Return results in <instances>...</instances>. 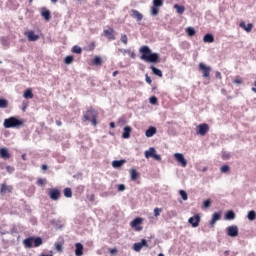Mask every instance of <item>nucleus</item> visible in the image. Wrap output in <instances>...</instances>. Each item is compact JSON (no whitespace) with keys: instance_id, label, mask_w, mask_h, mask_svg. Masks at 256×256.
Instances as JSON below:
<instances>
[{"instance_id":"nucleus-1","label":"nucleus","mask_w":256,"mask_h":256,"mask_svg":"<svg viewBox=\"0 0 256 256\" xmlns=\"http://www.w3.org/2000/svg\"><path fill=\"white\" fill-rule=\"evenodd\" d=\"M139 51L141 53L140 59L142 61H147L148 63H161L159 54L153 53L149 46H142Z\"/></svg>"},{"instance_id":"nucleus-2","label":"nucleus","mask_w":256,"mask_h":256,"mask_svg":"<svg viewBox=\"0 0 256 256\" xmlns=\"http://www.w3.org/2000/svg\"><path fill=\"white\" fill-rule=\"evenodd\" d=\"M98 113L94 110L93 106H89L83 113L82 121H90L93 127H97Z\"/></svg>"},{"instance_id":"nucleus-3","label":"nucleus","mask_w":256,"mask_h":256,"mask_svg":"<svg viewBox=\"0 0 256 256\" xmlns=\"http://www.w3.org/2000/svg\"><path fill=\"white\" fill-rule=\"evenodd\" d=\"M5 129H12L15 127H23V120H19L16 117H10L4 120Z\"/></svg>"},{"instance_id":"nucleus-4","label":"nucleus","mask_w":256,"mask_h":256,"mask_svg":"<svg viewBox=\"0 0 256 256\" xmlns=\"http://www.w3.org/2000/svg\"><path fill=\"white\" fill-rule=\"evenodd\" d=\"M198 69H199V71H201V73L205 79H208V77H211V70H212L211 66H207V65H205V63L200 62L198 65Z\"/></svg>"},{"instance_id":"nucleus-5","label":"nucleus","mask_w":256,"mask_h":256,"mask_svg":"<svg viewBox=\"0 0 256 256\" xmlns=\"http://www.w3.org/2000/svg\"><path fill=\"white\" fill-rule=\"evenodd\" d=\"M145 157L146 159H149V157H153L155 161H161V155L157 154V150H155V148L153 147L145 151Z\"/></svg>"},{"instance_id":"nucleus-6","label":"nucleus","mask_w":256,"mask_h":256,"mask_svg":"<svg viewBox=\"0 0 256 256\" xmlns=\"http://www.w3.org/2000/svg\"><path fill=\"white\" fill-rule=\"evenodd\" d=\"M48 196L52 201H59V199L61 198V190L57 188H52L49 190Z\"/></svg>"},{"instance_id":"nucleus-7","label":"nucleus","mask_w":256,"mask_h":256,"mask_svg":"<svg viewBox=\"0 0 256 256\" xmlns=\"http://www.w3.org/2000/svg\"><path fill=\"white\" fill-rule=\"evenodd\" d=\"M143 223V218H135L131 223H130V227H132V229H135V231H143V226H140Z\"/></svg>"},{"instance_id":"nucleus-8","label":"nucleus","mask_w":256,"mask_h":256,"mask_svg":"<svg viewBox=\"0 0 256 256\" xmlns=\"http://www.w3.org/2000/svg\"><path fill=\"white\" fill-rule=\"evenodd\" d=\"M209 133V124L203 123L199 124L197 127V135H201L202 137H205Z\"/></svg>"},{"instance_id":"nucleus-9","label":"nucleus","mask_w":256,"mask_h":256,"mask_svg":"<svg viewBox=\"0 0 256 256\" xmlns=\"http://www.w3.org/2000/svg\"><path fill=\"white\" fill-rule=\"evenodd\" d=\"M188 223L192 225V227L196 228L199 226V223H201V215L195 214L194 216L190 217L188 219Z\"/></svg>"},{"instance_id":"nucleus-10","label":"nucleus","mask_w":256,"mask_h":256,"mask_svg":"<svg viewBox=\"0 0 256 256\" xmlns=\"http://www.w3.org/2000/svg\"><path fill=\"white\" fill-rule=\"evenodd\" d=\"M227 235L228 237H238L239 236V227L236 225L227 227Z\"/></svg>"},{"instance_id":"nucleus-11","label":"nucleus","mask_w":256,"mask_h":256,"mask_svg":"<svg viewBox=\"0 0 256 256\" xmlns=\"http://www.w3.org/2000/svg\"><path fill=\"white\" fill-rule=\"evenodd\" d=\"M143 247H149V245L147 244V240H145V239H142L141 242L133 244V249L137 253H139V251H141V249H143Z\"/></svg>"},{"instance_id":"nucleus-12","label":"nucleus","mask_w":256,"mask_h":256,"mask_svg":"<svg viewBox=\"0 0 256 256\" xmlns=\"http://www.w3.org/2000/svg\"><path fill=\"white\" fill-rule=\"evenodd\" d=\"M174 158L176 159L177 163H179L183 167H187V160L185 159V156H183L182 153H175Z\"/></svg>"},{"instance_id":"nucleus-13","label":"nucleus","mask_w":256,"mask_h":256,"mask_svg":"<svg viewBox=\"0 0 256 256\" xmlns=\"http://www.w3.org/2000/svg\"><path fill=\"white\" fill-rule=\"evenodd\" d=\"M103 35L106 36L109 41H115V30L113 28L104 30Z\"/></svg>"},{"instance_id":"nucleus-14","label":"nucleus","mask_w":256,"mask_h":256,"mask_svg":"<svg viewBox=\"0 0 256 256\" xmlns=\"http://www.w3.org/2000/svg\"><path fill=\"white\" fill-rule=\"evenodd\" d=\"M25 37H27L28 41H38L39 35L35 34V31L30 30L24 33Z\"/></svg>"},{"instance_id":"nucleus-15","label":"nucleus","mask_w":256,"mask_h":256,"mask_svg":"<svg viewBox=\"0 0 256 256\" xmlns=\"http://www.w3.org/2000/svg\"><path fill=\"white\" fill-rule=\"evenodd\" d=\"M0 193L1 195H5V193H13V186L7 185L6 183L1 184Z\"/></svg>"},{"instance_id":"nucleus-16","label":"nucleus","mask_w":256,"mask_h":256,"mask_svg":"<svg viewBox=\"0 0 256 256\" xmlns=\"http://www.w3.org/2000/svg\"><path fill=\"white\" fill-rule=\"evenodd\" d=\"M239 27L241 29H244V31H246V33H251V31H253V23H249L246 26L245 21H242V22H240Z\"/></svg>"},{"instance_id":"nucleus-17","label":"nucleus","mask_w":256,"mask_h":256,"mask_svg":"<svg viewBox=\"0 0 256 256\" xmlns=\"http://www.w3.org/2000/svg\"><path fill=\"white\" fill-rule=\"evenodd\" d=\"M131 17H133V19H136V21H143V14H141V12H139L138 10L132 9L131 10Z\"/></svg>"},{"instance_id":"nucleus-18","label":"nucleus","mask_w":256,"mask_h":256,"mask_svg":"<svg viewBox=\"0 0 256 256\" xmlns=\"http://www.w3.org/2000/svg\"><path fill=\"white\" fill-rule=\"evenodd\" d=\"M34 241H35L34 237H28V238L24 239L23 243L27 249H31V247H33Z\"/></svg>"},{"instance_id":"nucleus-19","label":"nucleus","mask_w":256,"mask_h":256,"mask_svg":"<svg viewBox=\"0 0 256 256\" xmlns=\"http://www.w3.org/2000/svg\"><path fill=\"white\" fill-rule=\"evenodd\" d=\"M41 16L45 21H50L51 20V11L47 10L46 8H43L41 10Z\"/></svg>"},{"instance_id":"nucleus-20","label":"nucleus","mask_w":256,"mask_h":256,"mask_svg":"<svg viewBox=\"0 0 256 256\" xmlns=\"http://www.w3.org/2000/svg\"><path fill=\"white\" fill-rule=\"evenodd\" d=\"M131 131V126L124 127V132L122 134L123 139H129V137H131Z\"/></svg>"},{"instance_id":"nucleus-21","label":"nucleus","mask_w":256,"mask_h":256,"mask_svg":"<svg viewBox=\"0 0 256 256\" xmlns=\"http://www.w3.org/2000/svg\"><path fill=\"white\" fill-rule=\"evenodd\" d=\"M219 219H221V214L220 213H214L212 215V220L210 221V225L211 227L215 226V223H217V221H219Z\"/></svg>"},{"instance_id":"nucleus-22","label":"nucleus","mask_w":256,"mask_h":256,"mask_svg":"<svg viewBox=\"0 0 256 256\" xmlns=\"http://www.w3.org/2000/svg\"><path fill=\"white\" fill-rule=\"evenodd\" d=\"M125 163H126V160H114L112 162V167H114V169H119V167H123Z\"/></svg>"},{"instance_id":"nucleus-23","label":"nucleus","mask_w":256,"mask_h":256,"mask_svg":"<svg viewBox=\"0 0 256 256\" xmlns=\"http://www.w3.org/2000/svg\"><path fill=\"white\" fill-rule=\"evenodd\" d=\"M75 247H76V249H75V255H76V256H81V255H83V244H81V243H76V244H75Z\"/></svg>"},{"instance_id":"nucleus-24","label":"nucleus","mask_w":256,"mask_h":256,"mask_svg":"<svg viewBox=\"0 0 256 256\" xmlns=\"http://www.w3.org/2000/svg\"><path fill=\"white\" fill-rule=\"evenodd\" d=\"M157 133V128L150 126L149 129L146 130L145 135L146 137H153Z\"/></svg>"},{"instance_id":"nucleus-25","label":"nucleus","mask_w":256,"mask_h":256,"mask_svg":"<svg viewBox=\"0 0 256 256\" xmlns=\"http://www.w3.org/2000/svg\"><path fill=\"white\" fill-rule=\"evenodd\" d=\"M204 43H214L215 37H213V34H205L203 37Z\"/></svg>"},{"instance_id":"nucleus-26","label":"nucleus","mask_w":256,"mask_h":256,"mask_svg":"<svg viewBox=\"0 0 256 256\" xmlns=\"http://www.w3.org/2000/svg\"><path fill=\"white\" fill-rule=\"evenodd\" d=\"M0 157L2 159H9L11 157V154H9V151H7L6 148H1L0 149Z\"/></svg>"},{"instance_id":"nucleus-27","label":"nucleus","mask_w":256,"mask_h":256,"mask_svg":"<svg viewBox=\"0 0 256 256\" xmlns=\"http://www.w3.org/2000/svg\"><path fill=\"white\" fill-rule=\"evenodd\" d=\"M24 99H33V90L31 88H28L24 94H23Z\"/></svg>"},{"instance_id":"nucleus-28","label":"nucleus","mask_w":256,"mask_h":256,"mask_svg":"<svg viewBox=\"0 0 256 256\" xmlns=\"http://www.w3.org/2000/svg\"><path fill=\"white\" fill-rule=\"evenodd\" d=\"M151 71L154 75H157V77H163V72L155 66H151Z\"/></svg>"},{"instance_id":"nucleus-29","label":"nucleus","mask_w":256,"mask_h":256,"mask_svg":"<svg viewBox=\"0 0 256 256\" xmlns=\"http://www.w3.org/2000/svg\"><path fill=\"white\" fill-rule=\"evenodd\" d=\"M130 175L132 181H137V179L139 178V172H137V170L135 169L130 170Z\"/></svg>"},{"instance_id":"nucleus-30","label":"nucleus","mask_w":256,"mask_h":256,"mask_svg":"<svg viewBox=\"0 0 256 256\" xmlns=\"http://www.w3.org/2000/svg\"><path fill=\"white\" fill-rule=\"evenodd\" d=\"M36 185H38V187H45V185H47V179L38 178L36 181Z\"/></svg>"},{"instance_id":"nucleus-31","label":"nucleus","mask_w":256,"mask_h":256,"mask_svg":"<svg viewBox=\"0 0 256 256\" xmlns=\"http://www.w3.org/2000/svg\"><path fill=\"white\" fill-rule=\"evenodd\" d=\"M9 107V101L7 99L0 98V109H7Z\"/></svg>"},{"instance_id":"nucleus-32","label":"nucleus","mask_w":256,"mask_h":256,"mask_svg":"<svg viewBox=\"0 0 256 256\" xmlns=\"http://www.w3.org/2000/svg\"><path fill=\"white\" fill-rule=\"evenodd\" d=\"M174 9L177 10V13H179V15H183L185 13L184 6H180L179 4H175Z\"/></svg>"},{"instance_id":"nucleus-33","label":"nucleus","mask_w":256,"mask_h":256,"mask_svg":"<svg viewBox=\"0 0 256 256\" xmlns=\"http://www.w3.org/2000/svg\"><path fill=\"white\" fill-rule=\"evenodd\" d=\"M43 245V239L41 237L34 238V247H41Z\"/></svg>"},{"instance_id":"nucleus-34","label":"nucleus","mask_w":256,"mask_h":256,"mask_svg":"<svg viewBox=\"0 0 256 256\" xmlns=\"http://www.w3.org/2000/svg\"><path fill=\"white\" fill-rule=\"evenodd\" d=\"M92 63L96 66L103 65V60L101 59V57L95 56Z\"/></svg>"},{"instance_id":"nucleus-35","label":"nucleus","mask_w":256,"mask_h":256,"mask_svg":"<svg viewBox=\"0 0 256 256\" xmlns=\"http://www.w3.org/2000/svg\"><path fill=\"white\" fill-rule=\"evenodd\" d=\"M225 217L228 221H233V219H235V212L230 210L226 213Z\"/></svg>"},{"instance_id":"nucleus-36","label":"nucleus","mask_w":256,"mask_h":256,"mask_svg":"<svg viewBox=\"0 0 256 256\" xmlns=\"http://www.w3.org/2000/svg\"><path fill=\"white\" fill-rule=\"evenodd\" d=\"M186 33L189 37H194L195 33H197V32L195 31V28L188 27V28H186Z\"/></svg>"},{"instance_id":"nucleus-37","label":"nucleus","mask_w":256,"mask_h":256,"mask_svg":"<svg viewBox=\"0 0 256 256\" xmlns=\"http://www.w3.org/2000/svg\"><path fill=\"white\" fill-rule=\"evenodd\" d=\"M73 61H75V58L71 55L66 56L64 59L65 65H71V63H73Z\"/></svg>"},{"instance_id":"nucleus-38","label":"nucleus","mask_w":256,"mask_h":256,"mask_svg":"<svg viewBox=\"0 0 256 256\" xmlns=\"http://www.w3.org/2000/svg\"><path fill=\"white\" fill-rule=\"evenodd\" d=\"M247 218L249 219V221H255L256 219V213L255 211L251 210L248 212Z\"/></svg>"},{"instance_id":"nucleus-39","label":"nucleus","mask_w":256,"mask_h":256,"mask_svg":"<svg viewBox=\"0 0 256 256\" xmlns=\"http://www.w3.org/2000/svg\"><path fill=\"white\" fill-rule=\"evenodd\" d=\"M232 83H234L235 85H242L243 83V78H241L240 76H236L233 80Z\"/></svg>"},{"instance_id":"nucleus-40","label":"nucleus","mask_w":256,"mask_h":256,"mask_svg":"<svg viewBox=\"0 0 256 256\" xmlns=\"http://www.w3.org/2000/svg\"><path fill=\"white\" fill-rule=\"evenodd\" d=\"M64 195H65L67 198L73 197V192L71 191V188H65V189H64Z\"/></svg>"},{"instance_id":"nucleus-41","label":"nucleus","mask_w":256,"mask_h":256,"mask_svg":"<svg viewBox=\"0 0 256 256\" xmlns=\"http://www.w3.org/2000/svg\"><path fill=\"white\" fill-rule=\"evenodd\" d=\"M83 52V49H81V47H79V46H74L73 48H72V53H76V54H81Z\"/></svg>"},{"instance_id":"nucleus-42","label":"nucleus","mask_w":256,"mask_h":256,"mask_svg":"<svg viewBox=\"0 0 256 256\" xmlns=\"http://www.w3.org/2000/svg\"><path fill=\"white\" fill-rule=\"evenodd\" d=\"M55 249L58 251V253H63V244L62 243H56L55 244Z\"/></svg>"},{"instance_id":"nucleus-43","label":"nucleus","mask_w":256,"mask_h":256,"mask_svg":"<svg viewBox=\"0 0 256 256\" xmlns=\"http://www.w3.org/2000/svg\"><path fill=\"white\" fill-rule=\"evenodd\" d=\"M154 7H163V0H153Z\"/></svg>"},{"instance_id":"nucleus-44","label":"nucleus","mask_w":256,"mask_h":256,"mask_svg":"<svg viewBox=\"0 0 256 256\" xmlns=\"http://www.w3.org/2000/svg\"><path fill=\"white\" fill-rule=\"evenodd\" d=\"M151 15H159V8L157 6H152L151 7Z\"/></svg>"},{"instance_id":"nucleus-45","label":"nucleus","mask_w":256,"mask_h":256,"mask_svg":"<svg viewBox=\"0 0 256 256\" xmlns=\"http://www.w3.org/2000/svg\"><path fill=\"white\" fill-rule=\"evenodd\" d=\"M230 167L229 165H223L221 168H220V171L221 173H228V171H230Z\"/></svg>"},{"instance_id":"nucleus-46","label":"nucleus","mask_w":256,"mask_h":256,"mask_svg":"<svg viewBox=\"0 0 256 256\" xmlns=\"http://www.w3.org/2000/svg\"><path fill=\"white\" fill-rule=\"evenodd\" d=\"M179 193H180V196L182 197L183 201H187V199H188L187 192H185V190H180Z\"/></svg>"},{"instance_id":"nucleus-47","label":"nucleus","mask_w":256,"mask_h":256,"mask_svg":"<svg viewBox=\"0 0 256 256\" xmlns=\"http://www.w3.org/2000/svg\"><path fill=\"white\" fill-rule=\"evenodd\" d=\"M203 207L205 209H209V207H211V200L210 199H207L203 202Z\"/></svg>"},{"instance_id":"nucleus-48","label":"nucleus","mask_w":256,"mask_h":256,"mask_svg":"<svg viewBox=\"0 0 256 256\" xmlns=\"http://www.w3.org/2000/svg\"><path fill=\"white\" fill-rule=\"evenodd\" d=\"M162 212H163L162 208H155L154 209V216L159 217V215H161Z\"/></svg>"},{"instance_id":"nucleus-49","label":"nucleus","mask_w":256,"mask_h":256,"mask_svg":"<svg viewBox=\"0 0 256 256\" xmlns=\"http://www.w3.org/2000/svg\"><path fill=\"white\" fill-rule=\"evenodd\" d=\"M121 41H122V43H124V45H127L128 38L125 34H121Z\"/></svg>"},{"instance_id":"nucleus-50","label":"nucleus","mask_w":256,"mask_h":256,"mask_svg":"<svg viewBox=\"0 0 256 256\" xmlns=\"http://www.w3.org/2000/svg\"><path fill=\"white\" fill-rule=\"evenodd\" d=\"M149 102L152 105H157V97H155V96L150 97Z\"/></svg>"},{"instance_id":"nucleus-51","label":"nucleus","mask_w":256,"mask_h":256,"mask_svg":"<svg viewBox=\"0 0 256 256\" xmlns=\"http://www.w3.org/2000/svg\"><path fill=\"white\" fill-rule=\"evenodd\" d=\"M108 251L111 255H117L118 253L117 248H109Z\"/></svg>"},{"instance_id":"nucleus-52","label":"nucleus","mask_w":256,"mask_h":256,"mask_svg":"<svg viewBox=\"0 0 256 256\" xmlns=\"http://www.w3.org/2000/svg\"><path fill=\"white\" fill-rule=\"evenodd\" d=\"M145 77H146V83H148V85H151L153 83V80H151V77H149L148 74H146Z\"/></svg>"},{"instance_id":"nucleus-53","label":"nucleus","mask_w":256,"mask_h":256,"mask_svg":"<svg viewBox=\"0 0 256 256\" xmlns=\"http://www.w3.org/2000/svg\"><path fill=\"white\" fill-rule=\"evenodd\" d=\"M6 171L8 173H13V171H15V168L11 167V166H6Z\"/></svg>"},{"instance_id":"nucleus-54","label":"nucleus","mask_w":256,"mask_h":256,"mask_svg":"<svg viewBox=\"0 0 256 256\" xmlns=\"http://www.w3.org/2000/svg\"><path fill=\"white\" fill-rule=\"evenodd\" d=\"M118 191H125V186H124V184L118 185Z\"/></svg>"},{"instance_id":"nucleus-55","label":"nucleus","mask_w":256,"mask_h":256,"mask_svg":"<svg viewBox=\"0 0 256 256\" xmlns=\"http://www.w3.org/2000/svg\"><path fill=\"white\" fill-rule=\"evenodd\" d=\"M118 51H119L120 53H123V55H125V53H131V50L118 49Z\"/></svg>"},{"instance_id":"nucleus-56","label":"nucleus","mask_w":256,"mask_h":256,"mask_svg":"<svg viewBox=\"0 0 256 256\" xmlns=\"http://www.w3.org/2000/svg\"><path fill=\"white\" fill-rule=\"evenodd\" d=\"M41 169H42V171H47V169H49V167L46 164H43L41 166Z\"/></svg>"},{"instance_id":"nucleus-57","label":"nucleus","mask_w":256,"mask_h":256,"mask_svg":"<svg viewBox=\"0 0 256 256\" xmlns=\"http://www.w3.org/2000/svg\"><path fill=\"white\" fill-rule=\"evenodd\" d=\"M215 77H216L217 79H221V72L217 71V72L215 73Z\"/></svg>"},{"instance_id":"nucleus-58","label":"nucleus","mask_w":256,"mask_h":256,"mask_svg":"<svg viewBox=\"0 0 256 256\" xmlns=\"http://www.w3.org/2000/svg\"><path fill=\"white\" fill-rule=\"evenodd\" d=\"M56 125L58 127H61V125H63V122H61V120H56Z\"/></svg>"},{"instance_id":"nucleus-59","label":"nucleus","mask_w":256,"mask_h":256,"mask_svg":"<svg viewBox=\"0 0 256 256\" xmlns=\"http://www.w3.org/2000/svg\"><path fill=\"white\" fill-rule=\"evenodd\" d=\"M93 49H95V42L91 43V47H90L89 51H93Z\"/></svg>"},{"instance_id":"nucleus-60","label":"nucleus","mask_w":256,"mask_h":256,"mask_svg":"<svg viewBox=\"0 0 256 256\" xmlns=\"http://www.w3.org/2000/svg\"><path fill=\"white\" fill-rule=\"evenodd\" d=\"M111 129H115V122H110Z\"/></svg>"},{"instance_id":"nucleus-61","label":"nucleus","mask_w":256,"mask_h":256,"mask_svg":"<svg viewBox=\"0 0 256 256\" xmlns=\"http://www.w3.org/2000/svg\"><path fill=\"white\" fill-rule=\"evenodd\" d=\"M112 75H113V77H117V75H119V71H114V72L112 73Z\"/></svg>"},{"instance_id":"nucleus-62","label":"nucleus","mask_w":256,"mask_h":256,"mask_svg":"<svg viewBox=\"0 0 256 256\" xmlns=\"http://www.w3.org/2000/svg\"><path fill=\"white\" fill-rule=\"evenodd\" d=\"M224 255H225V256H229V250H226V251L224 252Z\"/></svg>"},{"instance_id":"nucleus-63","label":"nucleus","mask_w":256,"mask_h":256,"mask_svg":"<svg viewBox=\"0 0 256 256\" xmlns=\"http://www.w3.org/2000/svg\"><path fill=\"white\" fill-rule=\"evenodd\" d=\"M59 0H51V3H57Z\"/></svg>"},{"instance_id":"nucleus-64","label":"nucleus","mask_w":256,"mask_h":256,"mask_svg":"<svg viewBox=\"0 0 256 256\" xmlns=\"http://www.w3.org/2000/svg\"><path fill=\"white\" fill-rule=\"evenodd\" d=\"M22 159H23V161H25V159H26V158H25V154L22 155Z\"/></svg>"}]
</instances>
